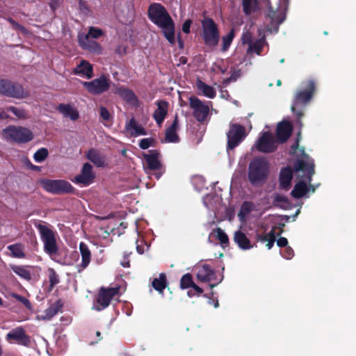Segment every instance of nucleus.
Segmentation results:
<instances>
[{
  "mask_svg": "<svg viewBox=\"0 0 356 356\" xmlns=\"http://www.w3.org/2000/svg\"><path fill=\"white\" fill-rule=\"evenodd\" d=\"M29 91L22 84L12 81L6 97L22 99L29 97Z\"/></svg>",
  "mask_w": 356,
  "mask_h": 356,
  "instance_id": "17",
  "label": "nucleus"
},
{
  "mask_svg": "<svg viewBox=\"0 0 356 356\" xmlns=\"http://www.w3.org/2000/svg\"><path fill=\"white\" fill-rule=\"evenodd\" d=\"M48 154V150L46 148L42 147L35 152L33 159L36 162H42L46 159Z\"/></svg>",
  "mask_w": 356,
  "mask_h": 356,
  "instance_id": "47",
  "label": "nucleus"
},
{
  "mask_svg": "<svg viewBox=\"0 0 356 356\" xmlns=\"http://www.w3.org/2000/svg\"><path fill=\"white\" fill-rule=\"evenodd\" d=\"M95 178V175L92 172V167L89 163L83 164L81 173L76 175L72 180L76 184L87 186L91 184Z\"/></svg>",
  "mask_w": 356,
  "mask_h": 356,
  "instance_id": "15",
  "label": "nucleus"
},
{
  "mask_svg": "<svg viewBox=\"0 0 356 356\" xmlns=\"http://www.w3.org/2000/svg\"><path fill=\"white\" fill-rule=\"evenodd\" d=\"M274 200L276 202V205L280 208L286 209L289 207L290 202L289 199L283 195H276Z\"/></svg>",
  "mask_w": 356,
  "mask_h": 356,
  "instance_id": "44",
  "label": "nucleus"
},
{
  "mask_svg": "<svg viewBox=\"0 0 356 356\" xmlns=\"http://www.w3.org/2000/svg\"><path fill=\"white\" fill-rule=\"evenodd\" d=\"M7 249L10 251V256L13 258L24 259L26 257L24 245L20 243L8 245Z\"/></svg>",
  "mask_w": 356,
  "mask_h": 356,
  "instance_id": "34",
  "label": "nucleus"
},
{
  "mask_svg": "<svg viewBox=\"0 0 356 356\" xmlns=\"http://www.w3.org/2000/svg\"><path fill=\"white\" fill-rule=\"evenodd\" d=\"M209 304H213L215 308H217L219 306L218 300L210 299L209 301Z\"/></svg>",
  "mask_w": 356,
  "mask_h": 356,
  "instance_id": "62",
  "label": "nucleus"
},
{
  "mask_svg": "<svg viewBox=\"0 0 356 356\" xmlns=\"http://www.w3.org/2000/svg\"><path fill=\"white\" fill-rule=\"evenodd\" d=\"M44 245V251L49 256L53 257L58 254V247L56 239V232L47 226L39 224L36 225Z\"/></svg>",
  "mask_w": 356,
  "mask_h": 356,
  "instance_id": "6",
  "label": "nucleus"
},
{
  "mask_svg": "<svg viewBox=\"0 0 356 356\" xmlns=\"http://www.w3.org/2000/svg\"><path fill=\"white\" fill-rule=\"evenodd\" d=\"M257 238L262 243L266 242V245L267 248L268 250L271 249L276 241L275 227H273V229L268 234H259L257 236Z\"/></svg>",
  "mask_w": 356,
  "mask_h": 356,
  "instance_id": "35",
  "label": "nucleus"
},
{
  "mask_svg": "<svg viewBox=\"0 0 356 356\" xmlns=\"http://www.w3.org/2000/svg\"><path fill=\"white\" fill-rule=\"evenodd\" d=\"M11 297L15 298L16 300L22 303L28 309H31L32 307L31 303L26 298L20 296L16 293H11Z\"/></svg>",
  "mask_w": 356,
  "mask_h": 356,
  "instance_id": "52",
  "label": "nucleus"
},
{
  "mask_svg": "<svg viewBox=\"0 0 356 356\" xmlns=\"http://www.w3.org/2000/svg\"><path fill=\"white\" fill-rule=\"evenodd\" d=\"M194 284L193 277L190 273L184 274L180 280V288L181 289H186L192 287Z\"/></svg>",
  "mask_w": 356,
  "mask_h": 356,
  "instance_id": "42",
  "label": "nucleus"
},
{
  "mask_svg": "<svg viewBox=\"0 0 356 356\" xmlns=\"http://www.w3.org/2000/svg\"><path fill=\"white\" fill-rule=\"evenodd\" d=\"M214 271L209 264H204L198 270L197 278L199 281L203 282H209L213 280Z\"/></svg>",
  "mask_w": 356,
  "mask_h": 356,
  "instance_id": "27",
  "label": "nucleus"
},
{
  "mask_svg": "<svg viewBox=\"0 0 356 356\" xmlns=\"http://www.w3.org/2000/svg\"><path fill=\"white\" fill-rule=\"evenodd\" d=\"M79 251L81 256V262L78 266V271L81 272L86 268L90 264L91 261V252L89 250L88 246L84 242H81L79 243Z\"/></svg>",
  "mask_w": 356,
  "mask_h": 356,
  "instance_id": "25",
  "label": "nucleus"
},
{
  "mask_svg": "<svg viewBox=\"0 0 356 356\" xmlns=\"http://www.w3.org/2000/svg\"><path fill=\"white\" fill-rule=\"evenodd\" d=\"M293 170L290 167L282 168L280 173L279 181L280 188L288 191L291 184Z\"/></svg>",
  "mask_w": 356,
  "mask_h": 356,
  "instance_id": "24",
  "label": "nucleus"
},
{
  "mask_svg": "<svg viewBox=\"0 0 356 356\" xmlns=\"http://www.w3.org/2000/svg\"><path fill=\"white\" fill-rule=\"evenodd\" d=\"M119 293L118 287L104 288L102 287L96 298L97 305L95 309L102 311L106 309L111 300Z\"/></svg>",
  "mask_w": 356,
  "mask_h": 356,
  "instance_id": "11",
  "label": "nucleus"
},
{
  "mask_svg": "<svg viewBox=\"0 0 356 356\" xmlns=\"http://www.w3.org/2000/svg\"><path fill=\"white\" fill-rule=\"evenodd\" d=\"M255 147L263 153H272L277 149V145L273 135L270 131L264 132L257 140Z\"/></svg>",
  "mask_w": 356,
  "mask_h": 356,
  "instance_id": "14",
  "label": "nucleus"
},
{
  "mask_svg": "<svg viewBox=\"0 0 356 356\" xmlns=\"http://www.w3.org/2000/svg\"><path fill=\"white\" fill-rule=\"evenodd\" d=\"M266 18L269 23L266 26V29L270 33H277L280 25L285 20V12L280 9L273 10L269 8Z\"/></svg>",
  "mask_w": 356,
  "mask_h": 356,
  "instance_id": "13",
  "label": "nucleus"
},
{
  "mask_svg": "<svg viewBox=\"0 0 356 356\" xmlns=\"http://www.w3.org/2000/svg\"><path fill=\"white\" fill-rule=\"evenodd\" d=\"M257 0H242L243 10L245 15H250L257 6Z\"/></svg>",
  "mask_w": 356,
  "mask_h": 356,
  "instance_id": "41",
  "label": "nucleus"
},
{
  "mask_svg": "<svg viewBox=\"0 0 356 356\" xmlns=\"http://www.w3.org/2000/svg\"><path fill=\"white\" fill-rule=\"evenodd\" d=\"M254 208V204L252 202L245 201L243 202L241 209L238 213V218L241 221H244L247 215H248Z\"/></svg>",
  "mask_w": 356,
  "mask_h": 356,
  "instance_id": "38",
  "label": "nucleus"
},
{
  "mask_svg": "<svg viewBox=\"0 0 356 356\" xmlns=\"http://www.w3.org/2000/svg\"><path fill=\"white\" fill-rule=\"evenodd\" d=\"M192 24V21L191 19L186 20L182 25V31L185 33H190L191 25Z\"/></svg>",
  "mask_w": 356,
  "mask_h": 356,
  "instance_id": "56",
  "label": "nucleus"
},
{
  "mask_svg": "<svg viewBox=\"0 0 356 356\" xmlns=\"http://www.w3.org/2000/svg\"><path fill=\"white\" fill-rule=\"evenodd\" d=\"M149 20L160 28L165 39L175 44V24L166 8L159 3H151L147 10Z\"/></svg>",
  "mask_w": 356,
  "mask_h": 356,
  "instance_id": "1",
  "label": "nucleus"
},
{
  "mask_svg": "<svg viewBox=\"0 0 356 356\" xmlns=\"http://www.w3.org/2000/svg\"><path fill=\"white\" fill-rule=\"evenodd\" d=\"M269 173V163L263 157L254 158L249 164L248 180L252 185L264 182Z\"/></svg>",
  "mask_w": 356,
  "mask_h": 356,
  "instance_id": "4",
  "label": "nucleus"
},
{
  "mask_svg": "<svg viewBox=\"0 0 356 356\" xmlns=\"http://www.w3.org/2000/svg\"><path fill=\"white\" fill-rule=\"evenodd\" d=\"M79 43L82 49L92 54L99 55L102 53V46L97 42L88 38V36L79 35Z\"/></svg>",
  "mask_w": 356,
  "mask_h": 356,
  "instance_id": "16",
  "label": "nucleus"
},
{
  "mask_svg": "<svg viewBox=\"0 0 356 356\" xmlns=\"http://www.w3.org/2000/svg\"><path fill=\"white\" fill-rule=\"evenodd\" d=\"M87 159L94 163L97 167H104L105 159L100 152L94 148L90 149L86 154Z\"/></svg>",
  "mask_w": 356,
  "mask_h": 356,
  "instance_id": "30",
  "label": "nucleus"
},
{
  "mask_svg": "<svg viewBox=\"0 0 356 356\" xmlns=\"http://www.w3.org/2000/svg\"><path fill=\"white\" fill-rule=\"evenodd\" d=\"M57 110L65 118H70L75 121L79 119V112L70 104H60L57 106Z\"/></svg>",
  "mask_w": 356,
  "mask_h": 356,
  "instance_id": "29",
  "label": "nucleus"
},
{
  "mask_svg": "<svg viewBox=\"0 0 356 356\" xmlns=\"http://www.w3.org/2000/svg\"><path fill=\"white\" fill-rule=\"evenodd\" d=\"M49 287L51 290L54 287L58 284L60 282L59 277L56 272L53 268L49 269Z\"/></svg>",
  "mask_w": 356,
  "mask_h": 356,
  "instance_id": "48",
  "label": "nucleus"
},
{
  "mask_svg": "<svg viewBox=\"0 0 356 356\" xmlns=\"http://www.w3.org/2000/svg\"><path fill=\"white\" fill-rule=\"evenodd\" d=\"M8 111H10L19 119H26L28 118L26 111L23 108H17L15 106H9L7 108Z\"/></svg>",
  "mask_w": 356,
  "mask_h": 356,
  "instance_id": "46",
  "label": "nucleus"
},
{
  "mask_svg": "<svg viewBox=\"0 0 356 356\" xmlns=\"http://www.w3.org/2000/svg\"><path fill=\"white\" fill-rule=\"evenodd\" d=\"M99 111L100 117L104 121H109L111 119V115L106 107L101 106Z\"/></svg>",
  "mask_w": 356,
  "mask_h": 356,
  "instance_id": "53",
  "label": "nucleus"
},
{
  "mask_svg": "<svg viewBox=\"0 0 356 356\" xmlns=\"http://www.w3.org/2000/svg\"><path fill=\"white\" fill-rule=\"evenodd\" d=\"M247 136L245 128L239 124H229L227 133V150H232L238 146Z\"/></svg>",
  "mask_w": 356,
  "mask_h": 356,
  "instance_id": "10",
  "label": "nucleus"
},
{
  "mask_svg": "<svg viewBox=\"0 0 356 356\" xmlns=\"http://www.w3.org/2000/svg\"><path fill=\"white\" fill-rule=\"evenodd\" d=\"M308 192V188L306 182L304 181H298L291 192L293 197L299 199L302 197Z\"/></svg>",
  "mask_w": 356,
  "mask_h": 356,
  "instance_id": "37",
  "label": "nucleus"
},
{
  "mask_svg": "<svg viewBox=\"0 0 356 356\" xmlns=\"http://www.w3.org/2000/svg\"><path fill=\"white\" fill-rule=\"evenodd\" d=\"M11 81L8 79H0V95L7 96Z\"/></svg>",
  "mask_w": 356,
  "mask_h": 356,
  "instance_id": "49",
  "label": "nucleus"
},
{
  "mask_svg": "<svg viewBox=\"0 0 356 356\" xmlns=\"http://www.w3.org/2000/svg\"><path fill=\"white\" fill-rule=\"evenodd\" d=\"M58 3V0H51L50 6L54 10Z\"/></svg>",
  "mask_w": 356,
  "mask_h": 356,
  "instance_id": "60",
  "label": "nucleus"
},
{
  "mask_svg": "<svg viewBox=\"0 0 356 356\" xmlns=\"http://www.w3.org/2000/svg\"><path fill=\"white\" fill-rule=\"evenodd\" d=\"M301 140L300 131L298 133L295 142L291 145L289 153L297 157H302L303 159H297L293 165L294 170L296 172L302 171L305 173V178L310 184L312 177L314 174V163L309 155L305 152L304 147H299Z\"/></svg>",
  "mask_w": 356,
  "mask_h": 356,
  "instance_id": "2",
  "label": "nucleus"
},
{
  "mask_svg": "<svg viewBox=\"0 0 356 356\" xmlns=\"http://www.w3.org/2000/svg\"><path fill=\"white\" fill-rule=\"evenodd\" d=\"M96 336L98 337V340L95 342H91L90 344L93 345L100 341L102 338L101 337V332L99 331L96 332Z\"/></svg>",
  "mask_w": 356,
  "mask_h": 356,
  "instance_id": "63",
  "label": "nucleus"
},
{
  "mask_svg": "<svg viewBox=\"0 0 356 356\" xmlns=\"http://www.w3.org/2000/svg\"><path fill=\"white\" fill-rule=\"evenodd\" d=\"M6 339L8 341H17L25 346H28L31 342L30 337L26 334L25 330L22 327L13 329L6 334Z\"/></svg>",
  "mask_w": 356,
  "mask_h": 356,
  "instance_id": "18",
  "label": "nucleus"
},
{
  "mask_svg": "<svg viewBox=\"0 0 356 356\" xmlns=\"http://www.w3.org/2000/svg\"><path fill=\"white\" fill-rule=\"evenodd\" d=\"M3 134L8 139L19 144L27 143L34 138L31 129L22 126H8L3 129Z\"/></svg>",
  "mask_w": 356,
  "mask_h": 356,
  "instance_id": "7",
  "label": "nucleus"
},
{
  "mask_svg": "<svg viewBox=\"0 0 356 356\" xmlns=\"http://www.w3.org/2000/svg\"><path fill=\"white\" fill-rule=\"evenodd\" d=\"M202 26V37L206 46L216 47L219 42L220 33L217 24L210 17H205L201 21Z\"/></svg>",
  "mask_w": 356,
  "mask_h": 356,
  "instance_id": "5",
  "label": "nucleus"
},
{
  "mask_svg": "<svg viewBox=\"0 0 356 356\" xmlns=\"http://www.w3.org/2000/svg\"><path fill=\"white\" fill-rule=\"evenodd\" d=\"M234 29H232L229 32L222 38V51H227L229 48L234 38Z\"/></svg>",
  "mask_w": 356,
  "mask_h": 356,
  "instance_id": "39",
  "label": "nucleus"
},
{
  "mask_svg": "<svg viewBox=\"0 0 356 356\" xmlns=\"http://www.w3.org/2000/svg\"><path fill=\"white\" fill-rule=\"evenodd\" d=\"M104 35V31L97 27L90 26L87 34L83 36H88V38L98 39Z\"/></svg>",
  "mask_w": 356,
  "mask_h": 356,
  "instance_id": "45",
  "label": "nucleus"
},
{
  "mask_svg": "<svg viewBox=\"0 0 356 356\" xmlns=\"http://www.w3.org/2000/svg\"><path fill=\"white\" fill-rule=\"evenodd\" d=\"M12 270L19 275L20 277L26 280H30L31 279V273L26 269L24 266H11Z\"/></svg>",
  "mask_w": 356,
  "mask_h": 356,
  "instance_id": "40",
  "label": "nucleus"
},
{
  "mask_svg": "<svg viewBox=\"0 0 356 356\" xmlns=\"http://www.w3.org/2000/svg\"><path fill=\"white\" fill-rule=\"evenodd\" d=\"M43 188L48 193L56 195L74 193L75 188L67 181L63 179H42Z\"/></svg>",
  "mask_w": 356,
  "mask_h": 356,
  "instance_id": "8",
  "label": "nucleus"
},
{
  "mask_svg": "<svg viewBox=\"0 0 356 356\" xmlns=\"http://www.w3.org/2000/svg\"><path fill=\"white\" fill-rule=\"evenodd\" d=\"M178 44L180 49L184 48V40L180 37V33L178 35Z\"/></svg>",
  "mask_w": 356,
  "mask_h": 356,
  "instance_id": "61",
  "label": "nucleus"
},
{
  "mask_svg": "<svg viewBox=\"0 0 356 356\" xmlns=\"http://www.w3.org/2000/svg\"><path fill=\"white\" fill-rule=\"evenodd\" d=\"M156 140L153 138H143L139 142V147L142 149H147L149 147L154 146Z\"/></svg>",
  "mask_w": 356,
  "mask_h": 356,
  "instance_id": "51",
  "label": "nucleus"
},
{
  "mask_svg": "<svg viewBox=\"0 0 356 356\" xmlns=\"http://www.w3.org/2000/svg\"><path fill=\"white\" fill-rule=\"evenodd\" d=\"M8 117H9L8 115L6 112H4V111H3V112H1L0 113V118L2 119V120L3 119H8Z\"/></svg>",
  "mask_w": 356,
  "mask_h": 356,
  "instance_id": "64",
  "label": "nucleus"
},
{
  "mask_svg": "<svg viewBox=\"0 0 356 356\" xmlns=\"http://www.w3.org/2000/svg\"><path fill=\"white\" fill-rule=\"evenodd\" d=\"M234 241L242 250H249L252 247L250 244V241L246 235L240 230L234 233Z\"/></svg>",
  "mask_w": 356,
  "mask_h": 356,
  "instance_id": "31",
  "label": "nucleus"
},
{
  "mask_svg": "<svg viewBox=\"0 0 356 356\" xmlns=\"http://www.w3.org/2000/svg\"><path fill=\"white\" fill-rule=\"evenodd\" d=\"M152 286L159 293H163V290L168 286V282L165 274L163 273H160L159 277H156L153 280L152 282Z\"/></svg>",
  "mask_w": 356,
  "mask_h": 356,
  "instance_id": "36",
  "label": "nucleus"
},
{
  "mask_svg": "<svg viewBox=\"0 0 356 356\" xmlns=\"http://www.w3.org/2000/svg\"><path fill=\"white\" fill-rule=\"evenodd\" d=\"M302 86L305 88L296 92L291 106V111L296 115L297 123L300 128L302 127L301 118L304 115L303 109L315 93L316 81L314 79H309L302 82Z\"/></svg>",
  "mask_w": 356,
  "mask_h": 356,
  "instance_id": "3",
  "label": "nucleus"
},
{
  "mask_svg": "<svg viewBox=\"0 0 356 356\" xmlns=\"http://www.w3.org/2000/svg\"><path fill=\"white\" fill-rule=\"evenodd\" d=\"M277 245L280 248H285L288 246V240L285 237H280L277 240Z\"/></svg>",
  "mask_w": 356,
  "mask_h": 356,
  "instance_id": "57",
  "label": "nucleus"
},
{
  "mask_svg": "<svg viewBox=\"0 0 356 356\" xmlns=\"http://www.w3.org/2000/svg\"><path fill=\"white\" fill-rule=\"evenodd\" d=\"M282 255L285 259H290L294 255L293 250L290 246L288 245V246L285 247V249L283 250Z\"/></svg>",
  "mask_w": 356,
  "mask_h": 356,
  "instance_id": "54",
  "label": "nucleus"
},
{
  "mask_svg": "<svg viewBox=\"0 0 356 356\" xmlns=\"http://www.w3.org/2000/svg\"><path fill=\"white\" fill-rule=\"evenodd\" d=\"M126 129L132 136L147 135L146 130L141 125H139L134 118L126 124Z\"/></svg>",
  "mask_w": 356,
  "mask_h": 356,
  "instance_id": "28",
  "label": "nucleus"
},
{
  "mask_svg": "<svg viewBox=\"0 0 356 356\" xmlns=\"http://www.w3.org/2000/svg\"><path fill=\"white\" fill-rule=\"evenodd\" d=\"M160 154L156 150H149V154H143V157L149 170H159L162 168L159 161Z\"/></svg>",
  "mask_w": 356,
  "mask_h": 356,
  "instance_id": "21",
  "label": "nucleus"
},
{
  "mask_svg": "<svg viewBox=\"0 0 356 356\" xmlns=\"http://www.w3.org/2000/svg\"><path fill=\"white\" fill-rule=\"evenodd\" d=\"M196 87L204 96L208 98L213 99L216 96V90L212 86L207 85L200 79L197 80Z\"/></svg>",
  "mask_w": 356,
  "mask_h": 356,
  "instance_id": "32",
  "label": "nucleus"
},
{
  "mask_svg": "<svg viewBox=\"0 0 356 356\" xmlns=\"http://www.w3.org/2000/svg\"><path fill=\"white\" fill-rule=\"evenodd\" d=\"M189 105L193 109V115L198 122H203L209 113V107L195 96L189 97Z\"/></svg>",
  "mask_w": 356,
  "mask_h": 356,
  "instance_id": "12",
  "label": "nucleus"
},
{
  "mask_svg": "<svg viewBox=\"0 0 356 356\" xmlns=\"http://www.w3.org/2000/svg\"><path fill=\"white\" fill-rule=\"evenodd\" d=\"M63 307V301L60 299L57 300L44 310V314L37 315L36 319L38 321H49L58 312H61Z\"/></svg>",
  "mask_w": 356,
  "mask_h": 356,
  "instance_id": "19",
  "label": "nucleus"
},
{
  "mask_svg": "<svg viewBox=\"0 0 356 356\" xmlns=\"http://www.w3.org/2000/svg\"><path fill=\"white\" fill-rule=\"evenodd\" d=\"M156 105L157 108L153 113V118L156 124L161 126L168 114V103L166 101L160 100L157 102Z\"/></svg>",
  "mask_w": 356,
  "mask_h": 356,
  "instance_id": "23",
  "label": "nucleus"
},
{
  "mask_svg": "<svg viewBox=\"0 0 356 356\" xmlns=\"http://www.w3.org/2000/svg\"><path fill=\"white\" fill-rule=\"evenodd\" d=\"M216 233V238L222 243V244H227L229 243V238L227 234L220 227L216 228L215 230Z\"/></svg>",
  "mask_w": 356,
  "mask_h": 356,
  "instance_id": "50",
  "label": "nucleus"
},
{
  "mask_svg": "<svg viewBox=\"0 0 356 356\" xmlns=\"http://www.w3.org/2000/svg\"><path fill=\"white\" fill-rule=\"evenodd\" d=\"M244 42H247L244 41ZM248 42H249V51L255 52L258 55L261 54L263 49V41L261 40H257L254 42H252L249 38V41Z\"/></svg>",
  "mask_w": 356,
  "mask_h": 356,
  "instance_id": "43",
  "label": "nucleus"
},
{
  "mask_svg": "<svg viewBox=\"0 0 356 356\" xmlns=\"http://www.w3.org/2000/svg\"><path fill=\"white\" fill-rule=\"evenodd\" d=\"M179 119L178 115L175 116L172 124L166 129L165 139L169 143H177L179 141V138L177 134L178 129Z\"/></svg>",
  "mask_w": 356,
  "mask_h": 356,
  "instance_id": "26",
  "label": "nucleus"
},
{
  "mask_svg": "<svg viewBox=\"0 0 356 356\" xmlns=\"http://www.w3.org/2000/svg\"><path fill=\"white\" fill-rule=\"evenodd\" d=\"M29 168H31V170H33L34 171L40 170V167L32 164L29 161Z\"/></svg>",
  "mask_w": 356,
  "mask_h": 356,
  "instance_id": "59",
  "label": "nucleus"
},
{
  "mask_svg": "<svg viewBox=\"0 0 356 356\" xmlns=\"http://www.w3.org/2000/svg\"><path fill=\"white\" fill-rule=\"evenodd\" d=\"M293 127L289 122L283 121L279 123L276 130L277 141L280 143L286 142L291 135Z\"/></svg>",
  "mask_w": 356,
  "mask_h": 356,
  "instance_id": "20",
  "label": "nucleus"
},
{
  "mask_svg": "<svg viewBox=\"0 0 356 356\" xmlns=\"http://www.w3.org/2000/svg\"><path fill=\"white\" fill-rule=\"evenodd\" d=\"M199 295L203 293V289L196 285L195 283L193 284L192 287Z\"/></svg>",
  "mask_w": 356,
  "mask_h": 356,
  "instance_id": "58",
  "label": "nucleus"
},
{
  "mask_svg": "<svg viewBox=\"0 0 356 356\" xmlns=\"http://www.w3.org/2000/svg\"><path fill=\"white\" fill-rule=\"evenodd\" d=\"M111 83L108 75L103 74L91 81H83L82 85L90 94L99 95L108 90Z\"/></svg>",
  "mask_w": 356,
  "mask_h": 356,
  "instance_id": "9",
  "label": "nucleus"
},
{
  "mask_svg": "<svg viewBox=\"0 0 356 356\" xmlns=\"http://www.w3.org/2000/svg\"><path fill=\"white\" fill-rule=\"evenodd\" d=\"M73 74L91 79L94 76L93 66L88 61L82 60L74 69Z\"/></svg>",
  "mask_w": 356,
  "mask_h": 356,
  "instance_id": "22",
  "label": "nucleus"
},
{
  "mask_svg": "<svg viewBox=\"0 0 356 356\" xmlns=\"http://www.w3.org/2000/svg\"><path fill=\"white\" fill-rule=\"evenodd\" d=\"M8 22L13 25L15 29L22 31H24L25 30L24 27L22 25L16 22L13 19L9 18Z\"/></svg>",
  "mask_w": 356,
  "mask_h": 356,
  "instance_id": "55",
  "label": "nucleus"
},
{
  "mask_svg": "<svg viewBox=\"0 0 356 356\" xmlns=\"http://www.w3.org/2000/svg\"><path fill=\"white\" fill-rule=\"evenodd\" d=\"M116 94L128 103H134L138 101V98L135 93L127 88L121 86L116 89Z\"/></svg>",
  "mask_w": 356,
  "mask_h": 356,
  "instance_id": "33",
  "label": "nucleus"
}]
</instances>
